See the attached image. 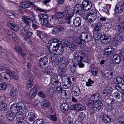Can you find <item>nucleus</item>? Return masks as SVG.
<instances>
[{"mask_svg": "<svg viewBox=\"0 0 124 124\" xmlns=\"http://www.w3.org/2000/svg\"><path fill=\"white\" fill-rule=\"evenodd\" d=\"M18 74V73L10 70L8 73L2 72L0 74V80L5 82L9 81L10 77L14 79L17 80L19 78Z\"/></svg>", "mask_w": 124, "mask_h": 124, "instance_id": "nucleus-1", "label": "nucleus"}, {"mask_svg": "<svg viewBox=\"0 0 124 124\" xmlns=\"http://www.w3.org/2000/svg\"><path fill=\"white\" fill-rule=\"evenodd\" d=\"M123 25L121 24L120 25L114 26V28L118 32L116 33L115 35V38L117 40L124 41V31L122 28Z\"/></svg>", "mask_w": 124, "mask_h": 124, "instance_id": "nucleus-2", "label": "nucleus"}, {"mask_svg": "<svg viewBox=\"0 0 124 124\" xmlns=\"http://www.w3.org/2000/svg\"><path fill=\"white\" fill-rule=\"evenodd\" d=\"M11 107L12 108V112L15 113H16L17 111H23L26 108L25 104L21 102H19L17 104L14 103Z\"/></svg>", "mask_w": 124, "mask_h": 124, "instance_id": "nucleus-3", "label": "nucleus"}, {"mask_svg": "<svg viewBox=\"0 0 124 124\" xmlns=\"http://www.w3.org/2000/svg\"><path fill=\"white\" fill-rule=\"evenodd\" d=\"M93 37L96 39H100L101 41L103 43L107 44L110 41V37L109 35L105 34L103 38H101V34L98 33V31H95L93 33Z\"/></svg>", "mask_w": 124, "mask_h": 124, "instance_id": "nucleus-4", "label": "nucleus"}, {"mask_svg": "<svg viewBox=\"0 0 124 124\" xmlns=\"http://www.w3.org/2000/svg\"><path fill=\"white\" fill-rule=\"evenodd\" d=\"M123 80L121 77H117L113 80L114 83L116 84L115 86L116 89L120 92L124 90V84L122 83Z\"/></svg>", "mask_w": 124, "mask_h": 124, "instance_id": "nucleus-5", "label": "nucleus"}, {"mask_svg": "<svg viewBox=\"0 0 124 124\" xmlns=\"http://www.w3.org/2000/svg\"><path fill=\"white\" fill-rule=\"evenodd\" d=\"M31 13L32 15L28 17L23 16L22 17L23 21L28 26H31V22L32 23L36 21L33 13L32 12Z\"/></svg>", "mask_w": 124, "mask_h": 124, "instance_id": "nucleus-6", "label": "nucleus"}, {"mask_svg": "<svg viewBox=\"0 0 124 124\" xmlns=\"http://www.w3.org/2000/svg\"><path fill=\"white\" fill-rule=\"evenodd\" d=\"M72 61L73 62H75L77 65L78 62H85L89 63H91L90 59L87 55L85 56H84L81 57V55H80L73 57Z\"/></svg>", "mask_w": 124, "mask_h": 124, "instance_id": "nucleus-7", "label": "nucleus"}, {"mask_svg": "<svg viewBox=\"0 0 124 124\" xmlns=\"http://www.w3.org/2000/svg\"><path fill=\"white\" fill-rule=\"evenodd\" d=\"M80 37L83 41V42H88L91 40L93 39L92 36L90 33L86 32L82 33L80 35Z\"/></svg>", "mask_w": 124, "mask_h": 124, "instance_id": "nucleus-8", "label": "nucleus"}, {"mask_svg": "<svg viewBox=\"0 0 124 124\" xmlns=\"http://www.w3.org/2000/svg\"><path fill=\"white\" fill-rule=\"evenodd\" d=\"M82 6L83 10L87 11L92 6V3L90 1L85 0L82 2Z\"/></svg>", "mask_w": 124, "mask_h": 124, "instance_id": "nucleus-9", "label": "nucleus"}, {"mask_svg": "<svg viewBox=\"0 0 124 124\" xmlns=\"http://www.w3.org/2000/svg\"><path fill=\"white\" fill-rule=\"evenodd\" d=\"M7 35L8 38L10 41L14 42L17 39V36L13 31L10 30H7L6 31Z\"/></svg>", "mask_w": 124, "mask_h": 124, "instance_id": "nucleus-10", "label": "nucleus"}, {"mask_svg": "<svg viewBox=\"0 0 124 124\" xmlns=\"http://www.w3.org/2000/svg\"><path fill=\"white\" fill-rule=\"evenodd\" d=\"M48 47L49 52L54 55H57V54H59L60 51H58L57 47L56 45H51L48 46Z\"/></svg>", "mask_w": 124, "mask_h": 124, "instance_id": "nucleus-11", "label": "nucleus"}, {"mask_svg": "<svg viewBox=\"0 0 124 124\" xmlns=\"http://www.w3.org/2000/svg\"><path fill=\"white\" fill-rule=\"evenodd\" d=\"M103 106V104L101 101H98L95 102L94 104L92 105V109L94 111H98Z\"/></svg>", "mask_w": 124, "mask_h": 124, "instance_id": "nucleus-12", "label": "nucleus"}, {"mask_svg": "<svg viewBox=\"0 0 124 124\" xmlns=\"http://www.w3.org/2000/svg\"><path fill=\"white\" fill-rule=\"evenodd\" d=\"M12 108L10 107V111L6 113V116L8 120L10 121L13 120L15 118V114L16 113H14L12 112Z\"/></svg>", "mask_w": 124, "mask_h": 124, "instance_id": "nucleus-13", "label": "nucleus"}, {"mask_svg": "<svg viewBox=\"0 0 124 124\" xmlns=\"http://www.w3.org/2000/svg\"><path fill=\"white\" fill-rule=\"evenodd\" d=\"M114 51V49L111 46L105 47L104 49V54L106 55H110L112 54Z\"/></svg>", "mask_w": 124, "mask_h": 124, "instance_id": "nucleus-14", "label": "nucleus"}, {"mask_svg": "<svg viewBox=\"0 0 124 124\" xmlns=\"http://www.w3.org/2000/svg\"><path fill=\"white\" fill-rule=\"evenodd\" d=\"M48 59L46 56H44L40 58L39 62V64L41 66H45L48 62Z\"/></svg>", "mask_w": 124, "mask_h": 124, "instance_id": "nucleus-15", "label": "nucleus"}, {"mask_svg": "<svg viewBox=\"0 0 124 124\" xmlns=\"http://www.w3.org/2000/svg\"><path fill=\"white\" fill-rule=\"evenodd\" d=\"M83 10L82 5L80 4H77L73 8V11L74 13L80 15Z\"/></svg>", "mask_w": 124, "mask_h": 124, "instance_id": "nucleus-16", "label": "nucleus"}, {"mask_svg": "<svg viewBox=\"0 0 124 124\" xmlns=\"http://www.w3.org/2000/svg\"><path fill=\"white\" fill-rule=\"evenodd\" d=\"M72 93L74 96H78L80 94V91L79 88L75 86L73 87L72 89Z\"/></svg>", "mask_w": 124, "mask_h": 124, "instance_id": "nucleus-17", "label": "nucleus"}, {"mask_svg": "<svg viewBox=\"0 0 124 124\" xmlns=\"http://www.w3.org/2000/svg\"><path fill=\"white\" fill-rule=\"evenodd\" d=\"M72 107L74 110L78 111H81L85 109V108L80 104H77L72 106Z\"/></svg>", "mask_w": 124, "mask_h": 124, "instance_id": "nucleus-18", "label": "nucleus"}, {"mask_svg": "<svg viewBox=\"0 0 124 124\" xmlns=\"http://www.w3.org/2000/svg\"><path fill=\"white\" fill-rule=\"evenodd\" d=\"M88 51L84 50L83 52H80L79 50L76 51L74 53L73 56L76 57L81 55L82 56H87V54H88Z\"/></svg>", "mask_w": 124, "mask_h": 124, "instance_id": "nucleus-19", "label": "nucleus"}, {"mask_svg": "<svg viewBox=\"0 0 124 124\" xmlns=\"http://www.w3.org/2000/svg\"><path fill=\"white\" fill-rule=\"evenodd\" d=\"M122 5H117L115 7V12L117 13H121L123 12L124 14V4Z\"/></svg>", "mask_w": 124, "mask_h": 124, "instance_id": "nucleus-20", "label": "nucleus"}, {"mask_svg": "<svg viewBox=\"0 0 124 124\" xmlns=\"http://www.w3.org/2000/svg\"><path fill=\"white\" fill-rule=\"evenodd\" d=\"M30 4L32 5H34L32 3L30 2L29 1L23 2L22 3L21 7H20V9L23 10L25 8H28Z\"/></svg>", "mask_w": 124, "mask_h": 124, "instance_id": "nucleus-21", "label": "nucleus"}, {"mask_svg": "<svg viewBox=\"0 0 124 124\" xmlns=\"http://www.w3.org/2000/svg\"><path fill=\"white\" fill-rule=\"evenodd\" d=\"M112 60L113 62L114 63L116 64H118L121 61V57L119 55L115 54L113 56Z\"/></svg>", "mask_w": 124, "mask_h": 124, "instance_id": "nucleus-22", "label": "nucleus"}, {"mask_svg": "<svg viewBox=\"0 0 124 124\" xmlns=\"http://www.w3.org/2000/svg\"><path fill=\"white\" fill-rule=\"evenodd\" d=\"M71 81H69L68 79H66L63 80V87L64 88H69L71 86Z\"/></svg>", "mask_w": 124, "mask_h": 124, "instance_id": "nucleus-23", "label": "nucleus"}, {"mask_svg": "<svg viewBox=\"0 0 124 124\" xmlns=\"http://www.w3.org/2000/svg\"><path fill=\"white\" fill-rule=\"evenodd\" d=\"M37 90L35 87H33L31 89L29 94V97L32 99L35 97L37 94Z\"/></svg>", "mask_w": 124, "mask_h": 124, "instance_id": "nucleus-24", "label": "nucleus"}, {"mask_svg": "<svg viewBox=\"0 0 124 124\" xmlns=\"http://www.w3.org/2000/svg\"><path fill=\"white\" fill-rule=\"evenodd\" d=\"M77 42L78 43V45L81 48H83L86 45V43L83 42L81 39V38L77 37L76 38Z\"/></svg>", "mask_w": 124, "mask_h": 124, "instance_id": "nucleus-25", "label": "nucleus"}, {"mask_svg": "<svg viewBox=\"0 0 124 124\" xmlns=\"http://www.w3.org/2000/svg\"><path fill=\"white\" fill-rule=\"evenodd\" d=\"M46 93L48 96L50 97L53 96L55 93V91L53 88L47 87L46 88Z\"/></svg>", "mask_w": 124, "mask_h": 124, "instance_id": "nucleus-26", "label": "nucleus"}, {"mask_svg": "<svg viewBox=\"0 0 124 124\" xmlns=\"http://www.w3.org/2000/svg\"><path fill=\"white\" fill-rule=\"evenodd\" d=\"M14 49L17 52L19 53L20 55L23 57H25L26 55V53H23V51L22 48L20 47H18L17 48L16 46H15L14 47Z\"/></svg>", "mask_w": 124, "mask_h": 124, "instance_id": "nucleus-27", "label": "nucleus"}, {"mask_svg": "<svg viewBox=\"0 0 124 124\" xmlns=\"http://www.w3.org/2000/svg\"><path fill=\"white\" fill-rule=\"evenodd\" d=\"M86 17L89 22L91 23L95 20L97 17V16L89 15V14H87Z\"/></svg>", "mask_w": 124, "mask_h": 124, "instance_id": "nucleus-28", "label": "nucleus"}, {"mask_svg": "<svg viewBox=\"0 0 124 124\" xmlns=\"http://www.w3.org/2000/svg\"><path fill=\"white\" fill-rule=\"evenodd\" d=\"M22 111H20L19 112L18 111H17L16 112V118L18 119L23 120V119L24 118V114L23 113Z\"/></svg>", "mask_w": 124, "mask_h": 124, "instance_id": "nucleus-29", "label": "nucleus"}, {"mask_svg": "<svg viewBox=\"0 0 124 124\" xmlns=\"http://www.w3.org/2000/svg\"><path fill=\"white\" fill-rule=\"evenodd\" d=\"M81 19L80 17H76L73 20V25L76 27L79 26L81 25Z\"/></svg>", "mask_w": 124, "mask_h": 124, "instance_id": "nucleus-30", "label": "nucleus"}, {"mask_svg": "<svg viewBox=\"0 0 124 124\" xmlns=\"http://www.w3.org/2000/svg\"><path fill=\"white\" fill-rule=\"evenodd\" d=\"M7 105L3 101H1L0 102V110L4 111L7 110Z\"/></svg>", "mask_w": 124, "mask_h": 124, "instance_id": "nucleus-31", "label": "nucleus"}, {"mask_svg": "<svg viewBox=\"0 0 124 124\" xmlns=\"http://www.w3.org/2000/svg\"><path fill=\"white\" fill-rule=\"evenodd\" d=\"M51 83L54 85H56L59 84L58 77L56 76L53 77L51 79Z\"/></svg>", "mask_w": 124, "mask_h": 124, "instance_id": "nucleus-32", "label": "nucleus"}, {"mask_svg": "<svg viewBox=\"0 0 124 124\" xmlns=\"http://www.w3.org/2000/svg\"><path fill=\"white\" fill-rule=\"evenodd\" d=\"M69 108V105L66 103H62L60 106L61 110L64 112L67 110Z\"/></svg>", "mask_w": 124, "mask_h": 124, "instance_id": "nucleus-33", "label": "nucleus"}, {"mask_svg": "<svg viewBox=\"0 0 124 124\" xmlns=\"http://www.w3.org/2000/svg\"><path fill=\"white\" fill-rule=\"evenodd\" d=\"M61 95L66 99L68 98L70 96V91L68 90H63L61 93Z\"/></svg>", "mask_w": 124, "mask_h": 124, "instance_id": "nucleus-34", "label": "nucleus"}, {"mask_svg": "<svg viewBox=\"0 0 124 124\" xmlns=\"http://www.w3.org/2000/svg\"><path fill=\"white\" fill-rule=\"evenodd\" d=\"M99 99V95L98 93L93 94L89 98V99L92 100L95 102L98 100Z\"/></svg>", "mask_w": 124, "mask_h": 124, "instance_id": "nucleus-35", "label": "nucleus"}, {"mask_svg": "<svg viewBox=\"0 0 124 124\" xmlns=\"http://www.w3.org/2000/svg\"><path fill=\"white\" fill-rule=\"evenodd\" d=\"M33 77H31L27 82L26 86L28 88H31L33 85Z\"/></svg>", "mask_w": 124, "mask_h": 124, "instance_id": "nucleus-36", "label": "nucleus"}, {"mask_svg": "<svg viewBox=\"0 0 124 124\" xmlns=\"http://www.w3.org/2000/svg\"><path fill=\"white\" fill-rule=\"evenodd\" d=\"M36 116L33 113L31 112L29 113L28 115V119L30 121H34L37 118Z\"/></svg>", "mask_w": 124, "mask_h": 124, "instance_id": "nucleus-37", "label": "nucleus"}, {"mask_svg": "<svg viewBox=\"0 0 124 124\" xmlns=\"http://www.w3.org/2000/svg\"><path fill=\"white\" fill-rule=\"evenodd\" d=\"M8 26L10 28L12 29L14 31H16L19 29L18 26L12 23H8L7 24Z\"/></svg>", "mask_w": 124, "mask_h": 124, "instance_id": "nucleus-38", "label": "nucleus"}, {"mask_svg": "<svg viewBox=\"0 0 124 124\" xmlns=\"http://www.w3.org/2000/svg\"><path fill=\"white\" fill-rule=\"evenodd\" d=\"M17 90L15 88H12L10 90L9 95L11 97H15L16 99L17 96Z\"/></svg>", "mask_w": 124, "mask_h": 124, "instance_id": "nucleus-39", "label": "nucleus"}, {"mask_svg": "<svg viewBox=\"0 0 124 124\" xmlns=\"http://www.w3.org/2000/svg\"><path fill=\"white\" fill-rule=\"evenodd\" d=\"M64 29L63 27H60L59 28H54L52 31V33L54 34L58 33L61 31H62Z\"/></svg>", "mask_w": 124, "mask_h": 124, "instance_id": "nucleus-40", "label": "nucleus"}, {"mask_svg": "<svg viewBox=\"0 0 124 124\" xmlns=\"http://www.w3.org/2000/svg\"><path fill=\"white\" fill-rule=\"evenodd\" d=\"M59 40L56 39H54L50 40L49 41L48 43L47 46H49L51 45H56L55 44L56 43H57L56 44H58V43H59Z\"/></svg>", "mask_w": 124, "mask_h": 124, "instance_id": "nucleus-41", "label": "nucleus"}, {"mask_svg": "<svg viewBox=\"0 0 124 124\" xmlns=\"http://www.w3.org/2000/svg\"><path fill=\"white\" fill-rule=\"evenodd\" d=\"M65 14L64 12H56L55 14V17L57 18H62L65 16Z\"/></svg>", "mask_w": 124, "mask_h": 124, "instance_id": "nucleus-42", "label": "nucleus"}, {"mask_svg": "<svg viewBox=\"0 0 124 124\" xmlns=\"http://www.w3.org/2000/svg\"><path fill=\"white\" fill-rule=\"evenodd\" d=\"M102 120L104 123H108L111 121V119L107 115H104L102 117Z\"/></svg>", "mask_w": 124, "mask_h": 124, "instance_id": "nucleus-43", "label": "nucleus"}, {"mask_svg": "<svg viewBox=\"0 0 124 124\" xmlns=\"http://www.w3.org/2000/svg\"><path fill=\"white\" fill-rule=\"evenodd\" d=\"M41 105L45 108H48L50 104L48 101L46 99H44L41 102Z\"/></svg>", "mask_w": 124, "mask_h": 124, "instance_id": "nucleus-44", "label": "nucleus"}, {"mask_svg": "<svg viewBox=\"0 0 124 124\" xmlns=\"http://www.w3.org/2000/svg\"><path fill=\"white\" fill-rule=\"evenodd\" d=\"M98 69L95 67H92L91 72L93 76H96L98 73Z\"/></svg>", "mask_w": 124, "mask_h": 124, "instance_id": "nucleus-45", "label": "nucleus"}, {"mask_svg": "<svg viewBox=\"0 0 124 124\" xmlns=\"http://www.w3.org/2000/svg\"><path fill=\"white\" fill-rule=\"evenodd\" d=\"M57 72L60 76L62 77L65 75V70L64 69L59 68L58 69Z\"/></svg>", "mask_w": 124, "mask_h": 124, "instance_id": "nucleus-46", "label": "nucleus"}, {"mask_svg": "<svg viewBox=\"0 0 124 124\" xmlns=\"http://www.w3.org/2000/svg\"><path fill=\"white\" fill-rule=\"evenodd\" d=\"M102 27V25L101 23H97L94 27V29L95 31H99L100 33V30L101 29Z\"/></svg>", "mask_w": 124, "mask_h": 124, "instance_id": "nucleus-47", "label": "nucleus"}, {"mask_svg": "<svg viewBox=\"0 0 124 124\" xmlns=\"http://www.w3.org/2000/svg\"><path fill=\"white\" fill-rule=\"evenodd\" d=\"M85 116L84 113L81 112L78 115V118L80 120H82L85 117Z\"/></svg>", "mask_w": 124, "mask_h": 124, "instance_id": "nucleus-48", "label": "nucleus"}, {"mask_svg": "<svg viewBox=\"0 0 124 124\" xmlns=\"http://www.w3.org/2000/svg\"><path fill=\"white\" fill-rule=\"evenodd\" d=\"M32 32H30L28 30L26 31V32L24 35V37L26 39H28L29 40V38L31 37V36L32 34Z\"/></svg>", "mask_w": 124, "mask_h": 124, "instance_id": "nucleus-49", "label": "nucleus"}, {"mask_svg": "<svg viewBox=\"0 0 124 124\" xmlns=\"http://www.w3.org/2000/svg\"><path fill=\"white\" fill-rule=\"evenodd\" d=\"M69 47L70 50L74 51L77 48V45L74 43H71Z\"/></svg>", "mask_w": 124, "mask_h": 124, "instance_id": "nucleus-50", "label": "nucleus"}, {"mask_svg": "<svg viewBox=\"0 0 124 124\" xmlns=\"http://www.w3.org/2000/svg\"><path fill=\"white\" fill-rule=\"evenodd\" d=\"M105 77L106 78H108L109 77H110L113 76L114 74L113 72H111V71H109L107 72L104 74Z\"/></svg>", "mask_w": 124, "mask_h": 124, "instance_id": "nucleus-51", "label": "nucleus"}, {"mask_svg": "<svg viewBox=\"0 0 124 124\" xmlns=\"http://www.w3.org/2000/svg\"><path fill=\"white\" fill-rule=\"evenodd\" d=\"M38 17L40 19H47L48 17L46 14H40L38 15Z\"/></svg>", "mask_w": 124, "mask_h": 124, "instance_id": "nucleus-52", "label": "nucleus"}, {"mask_svg": "<svg viewBox=\"0 0 124 124\" xmlns=\"http://www.w3.org/2000/svg\"><path fill=\"white\" fill-rule=\"evenodd\" d=\"M97 13H98V12L94 8L91 10L87 14H89V15L96 16Z\"/></svg>", "mask_w": 124, "mask_h": 124, "instance_id": "nucleus-53", "label": "nucleus"}, {"mask_svg": "<svg viewBox=\"0 0 124 124\" xmlns=\"http://www.w3.org/2000/svg\"><path fill=\"white\" fill-rule=\"evenodd\" d=\"M118 120L119 124H124V115L120 116L119 117Z\"/></svg>", "mask_w": 124, "mask_h": 124, "instance_id": "nucleus-54", "label": "nucleus"}, {"mask_svg": "<svg viewBox=\"0 0 124 124\" xmlns=\"http://www.w3.org/2000/svg\"><path fill=\"white\" fill-rule=\"evenodd\" d=\"M43 120L41 119H37L32 124H43Z\"/></svg>", "mask_w": 124, "mask_h": 124, "instance_id": "nucleus-55", "label": "nucleus"}, {"mask_svg": "<svg viewBox=\"0 0 124 124\" xmlns=\"http://www.w3.org/2000/svg\"><path fill=\"white\" fill-rule=\"evenodd\" d=\"M114 105H113L111 104H109L107 106V111L108 112H111L114 109Z\"/></svg>", "mask_w": 124, "mask_h": 124, "instance_id": "nucleus-56", "label": "nucleus"}, {"mask_svg": "<svg viewBox=\"0 0 124 124\" xmlns=\"http://www.w3.org/2000/svg\"><path fill=\"white\" fill-rule=\"evenodd\" d=\"M56 47H57L58 51H60L61 52L63 51L64 47L62 45L56 44Z\"/></svg>", "mask_w": 124, "mask_h": 124, "instance_id": "nucleus-57", "label": "nucleus"}, {"mask_svg": "<svg viewBox=\"0 0 124 124\" xmlns=\"http://www.w3.org/2000/svg\"><path fill=\"white\" fill-rule=\"evenodd\" d=\"M7 67V66L3 63L1 62L0 63V71L4 70L6 69Z\"/></svg>", "mask_w": 124, "mask_h": 124, "instance_id": "nucleus-58", "label": "nucleus"}, {"mask_svg": "<svg viewBox=\"0 0 124 124\" xmlns=\"http://www.w3.org/2000/svg\"><path fill=\"white\" fill-rule=\"evenodd\" d=\"M57 85L56 89L57 91L59 93L61 94L63 90L61 87V83H59Z\"/></svg>", "mask_w": 124, "mask_h": 124, "instance_id": "nucleus-59", "label": "nucleus"}, {"mask_svg": "<svg viewBox=\"0 0 124 124\" xmlns=\"http://www.w3.org/2000/svg\"><path fill=\"white\" fill-rule=\"evenodd\" d=\"M119 102L115 100L114 99H113L111 101L110 104L111 105H114L115 107L119 103Z\"/></svg>", "mask_w": 124, "mask_h": 124, "instance_id": "nucleus-60", "label": "nucleus"}, {"mask_svg": "<svg viewBox=\"0 0 124 124\" xmlns=\"http://www.w3.org/2000/svg\"><path fill=\"white\" fill-rule=\"evenodd\" d=\"M7 85L5 83H2L0 84V90H1L5 89L7 87Z\"/></svg>", "mask_w": 124, "mask_h": 124, "instance_id": "nucleus-61", "label": "nucleus"}, {"mask_svg": "<svg viewBox=\"0 0 124 124\" xmlns=\"http://www.w3.org/2000/svg\"><path fill=\"white\" fill-rule=\"evenodd\" d=\"M38 23L36 21L32 23V27L33 29L36 30L38 29L39 27Z\"/></svg>", "mask_w": 124, "mask_h": 124, "instance_id": "nucleus-62", "label": "nucleus"}, {"mask_svg": "<svg viewBox=\"0 0 124 124\" xmlns=\"http://www.w3.org/2000/svg\"><path fill=\"white\" fill-rule=\"evenodd\" d=\"M41 23L43 25H45L48 23L47 19H40Z\"/></svg>", "mask_w": 124, "mask_h": 124, "instance_id": "nucleus-63", "label": "nucleus"}, {"mask_svg": "<svg viewBox=\"0 0 124 124\" xmlns=\"http://www.w3.org/2000/svg\"><path fill=\"white\" fill-rule=\"evenodd\" d=\"M38 96L41 97L45 98L46 97V95L45 93L43 92L40 91L39 92L38 94Z\"/></svg>", "mask_w": 124, "mask_h": 124, "instance_id": "nucleus-64", "label": "nucleus"}]
</instances>
